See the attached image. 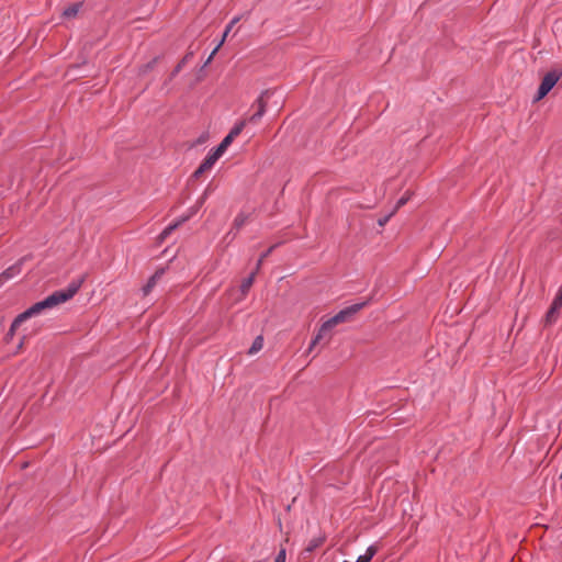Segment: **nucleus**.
I'll use <instances>...</instances> for the list:
<instances>
[{
    "mask_svg": "<svg viewBox=\"0 0 562 562\" xmlns=\"http://www.w3.org/2000/svg\"><path fill=\"white\" fill-rule=\"evenodd\" d=\"M408 200H409V195H408V194H406V195L402 196V198L397 201V203H396V205H395V209H394V212H395L396 210H398L400 207H402L403 205H405V204H406V202H407Z\"/></svg>",
    "mask_w": 562,
    "mask_h": 562,
    "instance_id": "20",
    "label": "nucleus"
},
{
    "mask_svg": "<svg viewBox=\"0 0 562 562\" xmlns=\"http://www.w3.org/2000/svg\"><path fill=\"white\" fill-rule=\"evenodd\" d=\"M393 214H394V211H393L391 214H389V215L384 216L383 218H380V220L378 221V222H379V225H380V226L385 225V224L387 223V221L390 220V217H391Z\"/></svg>",
    "mask_w": 562,
    "mask_h": 562,
    "instance_id": "23",
    "label": "nucleus"
},
{
    "mask_svg": "<svg viewBox=\"0 0 562 562\" xmlns=\"http://www.w3.org/2000/svg\"><path fill=\"white\" fill-rule=\"evenodd\" d=\"M81 7H82L81 2H76V3L70 4L63 11V16L65 19H72V18L77 16Z\"/></svg>",
    "mask_w": 562,
    "mask_h": 562,
    "instance_id": "12",
    "label": "nucleus"
},
{
    "mask_svg": "<svg viewBox=\"0 0 562 562\" xmlns=\"http://www.w3.org/2000/svg\"><path fill=\"white\" fill-rule=\"evenodd\" d=\"M204 172H206V171L204 169H202L201 166H199V168L194 171L193 177L200 178Z\"/></svg>",
    "mask_w": 562,
    "mask_h": 562,
    "instance_id": "24",
    "label": "nucleus"
},
{
    "mask_svg": "<svg viewBox=\"0 0 562 562\" xmlns=\"http://www.w3.org/2000/svg\"><path fill=\"white\" fill-rule=\"evenodd\" d=\"M553 301L562 306V285L558 290V293L555 294Z\"/></svg>",
    "mask_w": 562,
    "mask_h": 562,
    "instance_id": "22",
    "label": "nucleus"
},
{
    "mask_svg": "<svg viewBox=\"0 0 562 562\" xmlns=\"http://www.w3.org/2000/svg\"><path fill=\"white\" fill-rule=\"evenodd\" d=\"M274 562H285V549H281L274 559Z\"/></svg>",
    "mask_w": 562,
    "mask_h": 562,
    "instance_id": "21",
    "label": "nucleus"
},
{
    "mask_svg": "<svg viewBox=\"0 0 562 562\" xmlns=\"http://www.w3.org/2000/svg\"><path fill=\"white\" fill-rule=\"evenodd\" d=\"M258 271H254L250 273L249 277H247L246 279L243 280L241 284H240V292L243 294V296H246L247 293L249 292L250 288L254 284V281H255V276Z\"/></svg>",
    "mask_w": 562,
    "mask_h": 562,
    "instance_id": "13",
    "label": "nucleus"
},
{
    "mask_svg": "<svg viewBox=\"0 0 562 562\" xmlns=\"http://www.w3.org/2000/svg\"><path fill=\"white\" fill-rule=\"evenodd\" d=\"M23 259L19 260L11 267L7 268L2 273H0V285L4 284L10 279L14 278L21 272Z\"/></svg>",
    "mask_w": 562,
    "mask_h": 562,
    "instance_id": "5",
    "label": "nucleus"
},
{
    "mask_svg": "<svg viewBox=\"0 0 562 562\" xmlns=\"http://www.w3.org/2000/svg\"><path fill=\"white\" fill-rule=\"evenodd\" d=\"M324 541H325L324 537L313 538L312 540H310V542L306 547V551H308V552L314 551L315 549L321 547L324 543Z\"/></svg>",
    "mask_w": 562,
    "mask_h": 562,
    "instance_id": "19",
    "label": "nucleus"
},
{
    "mask_svg": "<svg viewBox=\"0 0 562 562\" xmlns=\"http://www.w3.org/2000/svg\"><path fill=\"white\" fill-rule=\"evenodd\" d=\"M561 308H562L561 305H559L554 301L552 302L550 308L548 310V312L546 313V316H544V325L546 326H551L557 323Z\"/></svg>",
    "mask_w": 562,
    "mask_h": 562,
    "instance_id": "6",
    "label": "nucleus"
},
{
    "mask_svg": "<svg viewBox=\"0 0 562 562\" xmlns=\"http://www.w3.org/2000/svg\"><path fill=\"white\" fill-rule=\"evenodd\" d=\"M279 244H274L272 246H270L265 252L261 254V256L259 257L258 261H257V265H256V271H259L265 259H267L271 252L278 247Z\"/></svg>",
    "mask_w": 562,
    "mask_h": 562,
    "instance_id": "16",
    "label": "nucleus"
},
{
    "mask_svg": "<svg viewBox=\"0 0 562 562\" xmlns=\"http://www.w3.org/2000/svg\"><path fill=\"white\" fill-rule=\"evenodd\" d=\"M187 218H182L173 224H170L168 225L158 236V241L159 243H164L168 237L169 235L176 229L179 227V225H181Z\"/></svg>",
    "mask_w": 562,
    "mask_h": 562,
    "instance_id": "10",
    "label": "nucleus"
},
{
    "mask_svg": "<svg viewBox=\"0 0 562 562\" xmlns=\"http://www.w3.org/2000/svg\"><path fill=\"white\" fill-rule=\"evenodd\" d=\"M378 547L370 546L363 555H360L356 562H370L372 558L376 554Z\"/></svg>",
    "mask_w": 562,
    "mask_h": 562,
    "instance_id": "14",
    "label": "nucleus"
},
{
    "mask_svg": "<svg viewBox=\"0 0 562 562\" xmlns=\"http://www.w3.org/2000/svg\"><path fill=\"white\" fill-rule=\"evenodd\" d=\"M561 75L562 72H546L544 77L540 82L538 91L533 97V102L542 100L559 82Z\"/></svg>",
    "mask_w": 562,
    "mask_h": 562,
    "instance_id": "4",
    "label": "nucleus"
},
{
    "mask_svg": "<svg viewBox=\"0 0 562 562\" xmlns=\"http://www.w3.org/2000/svg\"><path fill=\"white\" fill-rule=\"evenodd\" d=\"M235 138L233 136H231L229 134H227L224 139L221 142V144L215 148V150L217 153H220L221 155H223L225 153V150L227 149V147L232 144V142L234 140Z\"/></svg>",
    "mask_w": 562,
    "mask_h": 562,
    "instance_id": "17",
    "label": "nucleus"
},
{
    "mask_svg": "<svg viewBox=\"0 0 562 562\" xmlns=\"http://www.w3.org/2000/svg\"><path fill=\"white\" fill-rule=\"evenodd\" d=\"M24 322H25V319L21 318L20 314L13 319V322H12L10 328H9V331L7 333V335L4 337V341L7 344L12 340L13 336L15 335V331L21 326V324L24 323Z\"/></svg>",
    "mask_w": 562,
    "mask_h": 562,
    "instance_id": "9",
    "label": "nucleus"
},
{
    "mask_svg": "<svg viewBox=\"0 0 562 562\" xmlns=\"http://www.w3.org/2000/svg\"><path fill=\"white\" fill-rule=\"evenodd\" d=\"M192 57V54H188L186 55V57L183 58L182 63L177 67L176 70H179L182 66H186L187 61L189 60V58Z\"/></svg>",
    "mask_w": 562,
    "mask_h": 562,
    "instance_id": "25",
    "label": "nucleus"
},
{
    "mask_svg": "<svg viewBox=\"0 0 562 562\" xmlns=\"http://www.w3.org/2000/svg\"><path fill=\"white\" fill-rule=\"evenodd\" d=\"M83 282L85 277H80L77 280H72L66 289L53 292L43 301L36 302L31 307L25 310L23 313L20 314L21 318L27 321L31 317L40 315L46 310L53 308L61 303L69 301L78 293Z\"/></svg>",
    "mask_w": 562,
    "mask_h": 562,
    "instance_id": "1",
    "label": "nucleus"
},
{
    "mask_svg": "<svg viewBox=\"0 0 562 562\" xmlns=\"http://www.w3.org/2000/svg\"><path fill=\"white\" fill-rule=\"evenodd\" d=\"M222 155L220 153H217L215 149H213L212 151H210L207 154V156L203 159V161L201 162V167L202 169H204L205 171H209L212 169V167L214 166V164L220 159Z\"/></svg>",
    "mask_w": 562,
    "mask_h": 562,
    "instance_id": "8",
    "label": "nucleus"
},
{
    "mask_svg": "<svg viewBox=\"0 0 562 562\" xmlns=\"http://www.w3.org/2000/svg\"><path fill=\"white\" fill-rule=\"evenodd\" d=\"M269 90H265L251 105L256 111L249 115L247 119L239 121L228 133L231 136L236 138L244 130L246 123L258 124L263 114L266 113L267 108V99L269 98Z\"/></svg>",
    "mask_w": 562,
    "mask_h": 562,
    "instance_id": "3",
    "label": "nucleus"
},
{
    "mask_svg": "<svg viewBox=\"0 0 562 562\" xmlns=\"http://www.w3.org/2000/svg\"><path fill=\"white\" fill-rule=\"evenodd\" d=\"M164 273L165 269L160 268L148 279L147 283L143 286L144 295H147L151 292V290L157 284L158 280H160L161 277L164 276Z\"/></svg>",
    "mask_w": 562,
    "mask_h": 562,
    "instance_id": "7",
    "label": "nucleus"
},
{
    "mask_svg": "<svg viewBox=\"0 0 562 562\" xmlns=\"http://www.w3.org/2000/svg\"><path fill=\"white\" fill-rule=\"evenodd\" d=\"M240 20L239 16H235L229 23L228 25L226 26L225 31H224V34L222 36V40L220 41V43L217 44V46L214 48V50L212 52V54L210 55L209 59L217 52V49L223 45V43L225 42L228 33L232 31L233 26L238 23Z\"/></svg>",
    "mask_w": 562,
    "mask_h": 562,
    "instance_id": "11",
    "label": "nucleus"
},
{
    "mask_svg": "<svg viewBox=\"0 0 562 562\" xmlns=\"http://www.w3.org/2000/svg\"><path fill=\"white\" fill-rule=\"evenodd\" d=\"M249 216L245 213H239L233 222V228L239 231L248 221Z\"/></svg>",
    "mask_w": 562,
    "mask_h": 562,
    "instance_id": "15",
    "label": "nucleus"
},
{
    "mask_svg": "<svg viewBox=\"0 0 562 562\" xmlns=\"http://www.w3.org/2000/svg\"><path fill=\"white\" fill-rule=\"evenodd\" d=\"M368 304V301L362 303H357L351 306H348L340 312H338L335 316L326 321L319 328L318 333L314 337V339L311 341V345L308 347V352L313 351V349L319 345L323 344V346H326L330 340V330L337 326L338 324L345 323L350 319L352 315L358 313L360 310H362Z\"/></svg>",
    "mask_w": 562,
    "mask_h": 562,
    "instance_id": "2",
    "label": "nucleus"
},
{
    "mask_svg": "<svg viewBox=\"0 0 562 562\" xmlns=\"http://www.w3.org/2000/svg\"><path fill=\"white\" fill-rule=\"evenodd\" d=\"M560 479H562V472H561Z\"/></svg>",
    "mask_w": 562,
    "mask_h": 562,
    "instance_id": "26",
    "label": "nucleus"
},
{
    "mask_svg": "<svg viewBox=\"0 0 562 562\" xmlns=\"http://www.w3.org/2000/svg\"><path fill=\"white\" fill-rule=\"evenodd\" d=\"M262 347H263V338L261 336H258L255 338L251 347L248 350V353L254 355V353L258 352L259 350H261Z\"/></svg>",
    "mask_w": 562,
    "mask_h": 562,
    "instance_id": "18",
    "label": "nucleus"
}]
</instances>
